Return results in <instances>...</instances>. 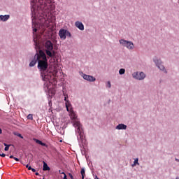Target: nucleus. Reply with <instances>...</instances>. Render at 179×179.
Listing matches in <instances>:
<instances>
[{"mask_svg": "<svg viewBox=\"0 0 179 179\" xmlns=\"http://www.w3.org/2000/svg\"><path fill=\"white\" fill-rule=\"evenodd\" d=\"M154 62L156 64L157 66L159 68V69H160V71H164V72L167 73V71H166V69H164V66L162 64L161 59H154Z\"/></svg>", "mask_w": 179, "mask_h": 179, "instance_id": "obj_9", "label": "nucleus"}, {"mask_svg": "<svg viewBox=\"0 0 179 179\" xmlns=\"http://www.w3.org/2000/svg\"><path fill=\"white\" fill-rule=\"evenodd\" d=\"M26 168L28 169V170H31V166H29V164L26 165Z\"/></svg>", "mask_w": 179, "mask_h": 179, "instance_id": "obj_25", "label": "nucleus"}, {"mask_svg": "<svg viewBox=\"0 0 179 179\" xmlns=\"http://www.w3.org/2000/svg\"><path fill=\"white\" fill-rule=\"evenodd\" d=\"M69 176L70 178L75 179V178H73V176H72L71 173H69Z\"/></svg>", "mask_w": 179, "mask_h": 179, "instance_id": "obj_26", "label": "nucleus"}, {"mask_svg": "<svg viewBox=\"0 0 179 179\" xmlns=\"http://www.w3.org/2000/svg\"><path fill=\"white\" fill-rule=\"evenodd\" d=\"M0 156H1V157H5V156H6V155L2 153V154H0Z\"/></svg>", "mask_w": 179, "mask_h": 179, "instance_id": "obj_27", "label": "nucleus"}, {"mask_svg": "<svg viewBox=\"0 0 179 179\" xmlns=\"http://www.w3.org/2000/svg\"><path fill=\"white\" fill-rule=\"evenodd\" d=\"M27 118V120H31V121H33V115L31 114L28 115Z\"/></svg>", "mask_w": 179, "mask_h": 179, "instance_id": "obj_22", "label": "nucleus"}, {"mask_svg": "<svg viewBox=\"0 0 179 179\" xmlns=\"http://www.w3.org/2000/svg\"><path fill=\"white\" fill-rule=\"evenodd\" d=\"M59 174H64V176H65V173L64 172H62V171L59 170Z\"/></svg>", "mask_w": 179, "mask_h": 179, "instance_id": "obj_28", "label": "nucleus"}, {"mask_svg": "<svg viewBox=\"0 0 179 179\" xmlns=\"http://www.w3.org/2000/svg\"><path fill=\"white\" fill-rule=\"evenodd\" d=\"M53 62H55V59H53Z\"/></svg>", "mask_w": 179, "mask_h": 179, "instance_id": "obj_36", "label": "nucleus"}, {"mask_svg": "<svg viewBox=\"0 0 179 179\" xmlns=\"http://www.w3.org/2000/svg\"><path fill=\"white\" fill-rule=\"evenodd\" d=\"M9 15H0V20H1V22H6V20H9Z\"/></svg>", "mask_w": 179, "mask_h": 179, "instance_id": "obj_15", "label": "nucleus"}, {"mask_svg": "<svg viewBox=\"0 0 179 179\" xmlns=\"http://www.w3.org/2000/svg\"><path fill=\"white\" fill-rule=\"evenodd\" d=\"M69 113H70V115H71V118H72V120H76V113H75V112L73 111V109L72 108V106H71L69 109V110H67Z\"/></svg>", "mask_w": 179, "mask_h": 179, "instance_id": "obj_12", "label": "nucleus"}, {"mask_svg": "<svg viewBox=\"0 0 179 179\" xmlns=\"http://www.w3.org/2000/svg\"><path fill=\"white\" fill-rule=\"evenodd\" d=\"M80 174L82 176V179H85V177H86V173H85V169L83 168L81 169Z\"/></svg>", "mask_w": 179, "mask_h": 179, "instance_id": "obj_18", "label": "nucleus"}, {"mask_svg": "<svg viewBox=\"0 0 179 179\" xmlns=\"http://www.w3.org/2000/svg\"><path fill=\"white\" fill-rule=\"evenodd\" d=\"M17 136H18V138H21V139H23V137L22 136V134H15Z\"/></svg>", "mask_w": 179, "mask_h": 179, "instance_id": "obj_23", "label": "nucleus"}, {"mask_svg": "<svg viewBox=\"0 0 179 179\" xmlns=\"http://www.w3.org/2000/svg\"><path fill=\"white\" fill-rule=\"evenodd\" d=\"M73 127L75 128H77L76 130V134L78 135V138H80V139H83V136L85 134L83 133V129L82 128V124H80V122L75 120L73 122Z\"/></svg>", "mask_w": 179, "mask_h": 179, "instance_id": "obj_4", "label": "nucleus"}, {"mask_svg": "<svg viewBox=\"0 0 179 179\" xmlns=\"http://www.w3.org/2000/svg\"><path fill=\"white\" fill-rule=\"evenodd\" d=\"M63 179H68V178H66V174H64Z\"/></svg>", "mask_w": 179, "mask_h": 179, "instance_id": "obj_31", "label": "nucleus"}, {"mask_svg": "<svg viewBox=\"0 0 179 179\" xmlns=\"http://www.w3.org/2000/svg\"><path fill=\"white\" fill-rule=\"evenodd\" d=\"M10 159H15V157H13V155H10Z\"/></svg>", "mask_w": 179, "mask_h": 179, "instance_id": "obj_32", "label": "nucleus"}, {"mask_svg": "<svg viewBox=\"0 0 179 179\" xmlns=\"http://www.w3.org/2000/svg\"><path fill=\"white\" fill-rule=\"evenodd\" d=\"M41 17H39V20H41Z\"/></svg>", "mask_w": 179, "mask_h": 179, "instance_id": "obj_38", "label": "nucleus"}, {"mask_svg": "<svg viewBox=\"0 0 179 179\" xmlns=\"http://www.w3.org/2000/svg\"><path fill=\"white\" fill-rule=\"evenodd\" d=\"M3 145H4V146H6L5 147V148H4V150L6 151V152H8V150H9V148H10V146H12V145H10V144H6V143H3Z\"/></svg>", "mask_w": 179, "mask_h": 179, "instance_id": "obj_19", "label": "nucleus"}, {"mask_svg": "<svg viewBox=\"0 0 179 179\" xmlns=\"http://www.w3.org/2000/svg\"><path fill=\"white\" fill-rule=\"evenodd\" d=\"M43 48L48 57L50 58H55V50H54V44H52L51 41H45L43 43Z\"/></svg>", "mask_w": 179, "mask_h": 179, "instance_id": "obj_3", "label": "nucleus"}, {"mask_svg": "<svg viewBox=\"0 0 179 179\" xmlns=\"http://www.w3.org/2000/svg\"><path fill=\"white\" fill-rule=\"evenodd\" d=\"M59 36L62 40H66V36L67 37H71V32L64 29H62L59 31Z\"/></svg>", "mask_w": 179, "mask_h": 179, "instance_id": "obj_6", "label": "nucleus"}, {"mask_svg": "<svg viewBox=\"0 0 179 179\" xmlns=\"http://www.w3.org/2000/svg\"><path fill=\"white\" fill-rule=\"evenodd\" d=\"M95 179H100L97 177V176H95Z\"/></svg>", "mask_w": 179, "mask_h": 179, "instance_id": "obj_35", "label": "nucleus"}, {"mask_svg": "<svg viewBox=\"0 0 179 179\" xmlns=\"http://www.w3.org/2000/svg\"><path fill=\"white\" fill-rule=\"evenodd\" d=\"M40 1L43 0H31L32 29L34 34H36V33H37V27H38V24L36 22V20L38 19V14L37 13V10L36 9L37 7L36 6V3L40 2Z\"/></svg>", "mask_w": 179, "mask_h": 179, "instance_id": "obj_2", "label": "nucleus"}, {"mask_svg": "<svg viewBox=\"0 0 179 179\" xmlns=\"http://www.w3.org/2000/svg\"><path fill=\"white\" fill-rule=\"evenodd\" d=\"M35 175H36V176H40V174L38 173V172H36V173H35Z\"/></svg>", "mask_w": 179, "mask_h": 179, "instance_id": "obj_33", "label": "nucleus"}, {"mask_svg": "<svg viewBox=\"0 0 179 179\" xmlns=\"http://www.w3.org/2000/svg\"><path fill=\"white\" fill-rule=\"evenodd\" d=\"M48 62L47 55L43 50H40V57L38 62V69L41 71V76L45 82H57V74L58 73V64L54 63V69L52 71L48 72Z\"/></svg>", "mask_w": 179, "mask_h": 179, "instance_id": "obj_1", "label": "nucleus"}, {"mask_svg": "<svg viewBox=\"0 0 179 179\" xmlns=\"http://www.w3.org/2000/svg\"><path fill=\"white\" fill-rule=\"evenodd\" d=\"M64 96H65L64 101L66 102L65 106H66V110L67 111H69V108L72 106V104H71V102L69 101V100H67L68 95H66L65 94H64Z\"/></svg>", "mask_w": 179, "mask_h": 179, "instance_id": "obj_11", "label": "nucleus"}, {"mask_svg": "<svg viewBox=\"0 0 179 179\" xmlns=\"http://www.w3.org/2000/svg\"><path fill=\"white\" fill-rule=\"evenodd\" d=\"M30 170H31V171H32L33 173H36V169H35L31 168V169H30Z\"/></svg>", "mask_w": 179, "mask_h": 179, "instance_id": "obj_29", "label": "nucleus"}, {"mask_svg": "<svg viewBox=\"0 0 179 179\" xmlns=\"http://www.w3.org/2000/svg\"><path fill=\"white\" fill-rule=\"evenodd\" d=\"M0 134H2V129L0 128Z\"/></svg>", "mask_w": 179, "mask_h": 179, "instance_id": "obj_34", "label": "nucleus"}, {"mask_svg": "<svg viewBox=\"0 0 179 179\" xmlns=\"http://www.w3.org/2000/svg\"><path fill=\"white\" fill-rule=\"evenodd\" d=\"M139 159L138 158H136L134 162V164L132 165L133 167H134V166H136V164H138V166H139Z\"/></svg>", "mask_w": 179, "mask_h": 179, "instance_id": "obj_20", "label": "nucleus"}, {"mask_svg": "<svg viewBox=\"0 0 179 179\" xmlns=\"http://www.w3.org/2000/svg\"><path fill=\"white\" fill-rule=\"evenodd\" d=\"M76 26L80 30H85V26L83 24L79 21L76 22Z\"/></svg>", "mask_w": 179, "mask_h": 179, "instance_id": "obj_13", "label": "nucleus"}, {"mask_svg": "<svg viewBox=\"0 0 179 179\" xmlns=\"http://www.w3.org/2000/svg\"><path fill=\"white\" fill-rule=\"evenodd\" d=\"M43 179H44V178H43Z\"/></svg>", "mask_w": 179, "mask_h": 179, "instance_id": "obj_40", "label": "nucleus"}, {"mask_svg": "<svg viewBox=\"0 0 179 179\" xmlns=\"http://www.w3.org/2000/svg\"><path fill=\"white\" fill-rule=\"evenodd\" d=\"M39 59H40V50H39V52L36 53L34 55V59L29 63V66H31V67L34 66V65H36V64H37V62H38Z\"/></svg>", "mask_w": 179, "mask_h": 179, "instance_id": "obj_8", "label": "nucleus"}, {"mask_svg": "<svg viewBox=\"0 0 179 179\" xmlns=\"http://www.w3.org/2000/svg\"><path fill=\"white\" fill-rule=\"evenodd\" d=\"M14 160H15V162H19V159L18 158H16L14 157Z\"/></svg>", "mask_w": 179, "mask_h": 179, "instance_id": "obj_30", "label": "nucleus"}, {"mask_svg": "<svg viewBox=\"0 0 179 179\" xmlns=\"http://www.w3.org/2000/svg\"><path fill=\"white\" fill-rule=\"evenodd\" d=\"M133 78L137 79V80H143L146 78V75L143 72H135L133 73Z\"/></svg>", "mask_w": 179, "mask_h": 179, "instance_id": "obj_7", "label": "nucleus"}, {"mask_svg": "<svg viewBox=\"0 0 179 179\" xmlns=\"http://www.w3.org/2000/svg\"><path fill=\"white\" fill-rule=\"evenodd\" d=\"M176 179H179V178H178V177H177Z\"/></svg>", "mask_w": 179, "mask_h": 179, "instance_id": "obj_39", "label": "nucleus"}, {"mask_svg": "<svg viewBox=\"0 0 179 179\" xmlns=\"http://www.w3.org/2000/svg\"><path fill=\"white\" fill-rule=\"evenodd\" d=\"M34 142L36 143H38V145H41V146H45V148H48V145L45 143L41 142V141L37 139V138H34Z\"/></svg>", "mask_w": 179, "mask_h": 179, "instance_id": "obj_14", "label": "nucleus"}, {"mask_svg": "<svg viewBox=\"0 0 179 179\" xmlns=\"http://www.w3.org/2000/svg\"><path fill=\"white\" fill-rule=\"evenodd\" d=\"M120 43L122 45H123V47H126L127 48H128V50H134V48H135V46L134 45V43L129 41L121 39L120 40Z\"/></svg>", "mask_w": 179, "mask_h": 179, "instance_id": "obj_5", "label": "nucleus"}, {"mask_svg": "<svg viewBox=\"0 0 179 179\" xmlns=\"http://www.w3.org/2000/svg\"><path fill=\"white\" fill-rule=\"evenodd\" d=\"M107 86L108 87H111V83L110 81L107 83Z\"/></svg>", "mask_w": 179, "mask_h": 179, "instance_id": "obj_24", "label": "nucleus"}, {"mask_svg": "<svg viewBox=\"0 0 179 179\" xmlns=\"http://www.w3.org/2000/svg\"><path fill=\"white\" fill-rule=\"evenodd\" d=\"M83 79H85V80H87L88 82H95L96 81V78L92 76L84 74L83 76Z\"/></svg>", "mask_w": 179, "mask_h": 179, "instance_id": "obj_10", "label": "nucleus"}, {"mask_svg": "<svg viewBox=\"0 0 179 179\" xmlns=\"http://www.w3.org/2000/svg\"><path fill=\"white\" fill-rule=\"evenodd\" d=\"M43 171H50V167L48 166L47 163H45V162H43Z\"/></svg>", "mask_w": 179, "mask_h": 179, "instance_id": "obj_17", "label": "nucleus"}, {"mask_svg": "<svg viewBox=\"0 0 179 179\" xmlns=\"http://www.w3.org/2000/svg\"><path fill=\"white\" fill-rule=\"evenodd\" d=\"M117 129H127V125L124 124H119L117 127H116Z\"/></svg>", "mask_w": 179, "mask_h": 179, "instance_id": "obj_16", "label": "nucleus"}, {"mask_svg": "<svg viewBox=\"0 0 179 179\" xmlns=\"http://www.w3.org/2000/svg\"><path fill=\"white\" fill-rule=\"evenodd\" d=\"M120 75H124L125 73V69H120L119 71Z\"/></svg>", "mask_w": 179, "mask_h": 179, "instance_id": "obj_21", "label": "nucleus"}, {"mask_svg": "<svg viewBox=\"0 0 179 179\" xmlns=\"http://www.w3.org/2000/svg\"><path fill=\"white\" fill-rule=\"evenodd\" d=\"M176 162H179V160L178 159H176Z\"/></svg>", "mask_w": 179, "mask_h": 179, "instance_id": "obj_37", "label": "nucleus"}]
</instances>
